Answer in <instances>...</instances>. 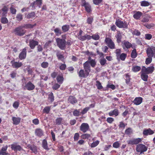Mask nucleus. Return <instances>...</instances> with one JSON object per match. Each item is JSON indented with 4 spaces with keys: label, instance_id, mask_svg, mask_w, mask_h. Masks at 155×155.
Returning a JSON list of instances; mask_svg holds the SVG:
<instances>
[{
    "label": "nucleus",
    "instance_id": "f257e3e1",
    "mask_svg": "<svg viewBox=\"0 0 155 155\" xmlns=\"http://www.w3.org/2000/svg\"><path fill=\"white\" fill-rule=\"evenodd\" d=\"M23 26H19L15 28L13 31V32L16 35L22 36L25 33V31L23 29Z\"/></svg>",
    "mask_w": 155,
    "mask_h": 155
},
{
    "label": "nucleus",
    "instance_id": "f03ea898",
    "mask_svg": "<svg viewBox=\"0 0 155 155\" xmlns=\"http://www.w3.org/2000/svg\"><path fill=\"white\" fill-rule=\"evenodd\" d=\"M115 24L117 27L120 28H127L128 26V24L126 21H123L120 20H116Z\"/></svg>",
    "mask_w": 155,
    "mask_h": 155
},
{
    "label": "nucleus",
    "instance_id": "7ed1b4c3",
    "mask_svg": "<svg viewBox=\"0 0 155 155\" xmlns=\"http://www.w3.org/2000/svg\"><path fill=\"white\" fill-rule=\"evenodd\" d=\"M56 41L57 43L58 47L61 49L63 50L64 49L65 46V41L63 39L57 38L56 39Z\"/></svg>",
    "mask_w": 155,
    "mask_h": 155
},
{
    "label": "nucleus",
    "instance_id": "20e7f679",
    "mask_svg": "<svg viewBox=\"0 0 155 155\" xmlns=\"http://www.w3.org/2000/svg\"><path fill=\"white\" fill-rule=\"evenodd\" d=\"M146 51L148 57L155 58V47L149 48L147 49Z\"/></svg>",
    "mask_w": 155,
    "mask_h": 155
},
{
    "label": "nucleus",
    "instance_id": "39448f33",
    "mask_svg": "<svg viewBox=\"0 0 155 155\" xmlns=\"http://www.w3.org/2000/svg\"><path fill=\"white\" fill-rule=\"evenodd\" d=\"M147 150V148L143 144H139L137 145L136 147L137 151L140 152V154L143 152L146 151Z\"/></svg>",
    "mask_w": 155,
    "mask_h": 155
},
{
    "label": "nucleus",
    "instance_id": "423d86ee",
    "mask_svg": "<svg viewBox=\"0 0 155 155\" xmlns=\"http://www.w3.org/2000/svg\"><path fill=\"white\" fill-rule=\"evenodd\" d=\"M105 41L108 47L110 49H115V45L114 42L109 38H106Z\"/></svg>",
    "mask_w": 155,
    "mask_h": 155
},
{
    "label": "nucleus",
    "instance_id": "0eeeda50",
    "mask_svg": "<svg viewBox=\"0 0 155 155\" xmlns=\"http://www.w3.org/2000/svg\"><path fill=\"white\" fill-rule=\"evenodd\" d=\"M154 70V67L153 66H151L146 68L145 67H143L142 69V72H145L146 74H148L152 73Z\"/></svg>",
    "mask_w": 155,
    "mask_h": 155
},
{
    "label": "nucleus",
    "instance_id": "6e6552de",
    "mask_svg": "<svg viewBox=\"0 0 155 155\" xmlns=\"http://www.w3.org/2000/svg\"><path fill=\"white\" fill-rule=\"evenodd\" d=\"M89 128V125L87 123H82L80 127V130L84 133H85L88 131Z\"/></svg>",
    "mask_w": 155,
    "mask_h": 155
},
{
    "label": "nucleus",
    "instance_id": "1a4fd4ad",
    "mask_svg": "<svg viewBox=\"0 0 155 155\" xmlns=\"http://www.w3.org/2000/svg\"><path fill=\"white\" fill-rule=\"evenodd\" d=\"M141 139L140 138L133 139L128 140L127 142L128 144L134 145L138 144L141 141Z\"/></svg>",
    "mask_w": 155,
    "mask_h": 155
},
{
    "label": "nucleus",
    "instance_id": "9d476101",
    "mask_svg": "<svg viewBox=\"0 0 155 155\" xmlns=\"http://www.w3.org/2000/svg\"><path fill=\"white\" fill-rule=\"evenodd\" d=\"M84 68L85 72H87V75L89 74L90 70V63L88 61H86L84 64Z\"/></svg>",
    "mask_w": 155,
    "mask_h": 155
},
{
    "label": "nucleus",
    "instance_id": "9b49d317",
    "mask_svg": "<svg viewBox=\"0 0 155 155\" xmlns=\"http://www.w3.org/2000/svg\"><path fill=\"white\" fill-rule=\"evenodd\" d=\"M11 148L15 151H16L18 150L21 151L22 150V148L21 147L16 143L12 144L11 145Z\"/></svg>",
    "mask_w": 155,
    "mask_h": 155
},
{
    "label": "nucleus",
    "instance_id": "f8f14e48",
    "mask_svg": "<svg viewBox=\"0 0 155 155\" xmlns=\"http://www.w3.org/2000/svg\"><path fill=\"white\" fill-rule=\"evenodd\" d=\"M12 66L14 68H18L22 65V63L21 62L11 61Z\"/></svg>",
    "mask_w": 155,
    "mask_h": 155
},
{
    "label": "nucleus",
    "instance_id": "ddd939ff",
    "mask_svg": "<svg viewBox=\"0 0 155 155\" xmlns=\"http://www.w3.org/2000/svg\"><path fill=\"white\" fill-rule=\"evenodd\" d=\"M26 56V50L24 48L20 53L19 55V57L21 60L25 59Z\"/></svg>",
    "mask_w": 155,
    "mask_h": 155
},
{
    "label": "nucleus",
    "instance_id": "4468645a",
    "mask_svg": "<svg viewBox=\"0 0 155 155\" xmlns=\"http://www.w3.org/2000/svg\"><path fill=\"white\" fill-rule=\"evenodd\" d=\"M35 87L34 85L30 82L28 83L25 86V88L29 91L33 90Z\"/></svg>",
    "mask_w": 155,
    "mask_h": 155
},
{
    "label": "nucleus",
    "instance_id": "2eb2a0df",
    "mask_svg": "<svg viewBox=\"0 0 155 155\" xmlns=\"http://www.w3.org/2000/svg\"><path fill=\"white\" fill-rule=\"evenodd\" d=\"M143 98L141 97H137L135 98L133 103L136 105H140L142 102Z\"/></svg>",
    "mask_w": 155,
    "mask_h": 155
},
{
    "label": "nucleus",
    "instance_id": "dca6fc26",
    "mask_svg": "<svg viewBox=\"0 0 155 155\" xmlns=\"http://www.w3.org/2000/svg\"><path fill=\"white\" fill-rule=\"evenodd\" d=\"M29 46L31 49H33L36 45L38 44L37 41L34 40H30L29 41Z\"/></svg>",
    "mask_w": 155,
    "mask_h": 155
},
{
    "label": "nucleus",
    "instance_id": "f3484780",
    "mask_svg": "<svg viewBox=\"0 0 155 155\" xmlns=\"http://www.w3.org/2000/svg\"><path fill=\"white\" fill-rule=\"evenodd\" d=\"M82 5L84 7L87 12H90L91 11V6L88 3L85 2L83 3Z\"/></svg>",
    "mask_w": 155,
    "mask_h": 155
},
{
    "label": "nucleus",
    "instance_id": "a211bd4d",
    "mask_svg": "<svg viewBox=\"0 0 155 155\" xmlns=\"http://www.w3.org/2000/svg\"><path fill=\"white\" fill-rule=\"evenodd\" d=\"M153 131L151 130L150 128L147 129H144L143 132V134L145 135H151L154 133Z\"/></svg>",
    "mask_w": 155,
    "mask_h": 155
},
{
    "label": "nucleus",
    "instance_id": "6ab92c4d",
    "mask_svg": "<svg viewBox=\"0 0 155 155\" xmlns=\"http://www.w3.org/2000/svg\"><path fill=\"white\" fill-rule=\"evenodd\" d=\"M79 76L81 77L85 78L88 76L89 74L87 75V72L84 71L83 70L81 69L78 73Z\"/></svg>",
    "mask_w": 155,
    "mask_h": 155
},
{
    "label": "nucleus",
    "instance_id": "aec40b11",
    "mask_svg": "<svg viewBox=\"0 0 155 155\" xmlns=\"http://www.w3.org/2000/svg\"><path fill=\"white\" fill-rule=\"evenodd\" d=\"M142 14V13L140 12H136L133 15V17L135 19H138L140 18Z\"/></svg>",
    "mask_w": 155,
    "mask_h": 155
},
{
    "label": "nucleus",
    "instance_id": "412c9836",
    "mask_svg": "<svg viewBox=\"0 0 155 155\" xmlns=\"http://www.w3.org/2000/svg\"><path fill=\"white\" fill-rule=\"evenodd\" d=\"M21 118L18 117H13L12 118V120L13 121V124L15 125H18L20 122Z\"/></svg>",
    "mask_w": 155,
    "mask_h": 155
},
{
    "label": "nucleus",
    "instance_id": "4be33fe9",
    "mask_svg": "<svg viewBox=\"0 0 155 155\" xmlns=\"http://www.w3.org/2000/svg\"><path fill=\"white\" fill-rule=\"evenodd\" d=\"M35 134L36 135L41 137L43 135V132L42 130L40 128H38L35 130Z\"/></svg>",
    "mask_w": 155,
    "mask_h": 155
},
{
    "label": "nucleus",
    "instance_id": "5701e85b",
    "mask_svg": "<svg viewBox=\"0 0 155 155\" xmlns=\"http://www.w3.org/2000/svg\"><path fill=\"white\" fill-rule=\"evenodd\" d=\"M115 37L117 38V42L118 43H120L121 41V39L122 37V34L120 31H118Z\"/></svg>",
    "mask_w": 155,
    "mask_h": 155
},
{
    "label": "nucleus",
    "instance_id": "b1692460",
    "mask_svg": "<svg viewBox=\"0 0 155 155\" xmlns=\"http://www.w3.org/2000/svg\"><path fill=\"white\" fill-rule=\"evenodd\" d=\"M68 101L71 104H74L77 102V100L75 97L71 96L68 98Z\"/></svg>",
    "mask_w": 155,
    "mask_h": 155
},
{
    "label": "nucleus",
    "instance_id": "393cba45",
    "mask_svg": "<svg viewBox=\"0 0 155 155\" xmlns=\"http://www.w3.org/2000/svg\"><path fill=\"white\" fill-rule=\"evenodd\" d=\"M122 46L124 49H125V48L127 49L130 48L131 46V44L128 41H125Z\"/></svg>",
    "mask_w": 155,
    "mask_h": 155
},
{
    "label": "nucleus",
    "instance_id": "a878e982",
    "mask_svg": "<svg viewBox=\"0 0 155 155\" xmlns=\"http://www.w3.org/2000/svg\"><path fill=\"white\" fill-rule=\"evenodd\" d=\"M42 0H36L35 2L31 4V5L32 7H34L35 5H37L40 8Z\"/></svg>",
    "mask_w": 155,
    "mask_h": 155
},
{
    "label": "nucleus",
    "instance_id": "bb28decb",
    "mask_svg": "<svg viewBox=\"0 0 155 155\" xmlns=\"http://www.w3.org/2000/svg\"><path fill=\"white\" fill-rule=\"evenodd\" d=\"M145 72L141 71V78L144 81H147L148 76Z\"/></svg>",
    "mask_w": 155,
    "mask_h": 155
},
{
    "label": "nucleus",
    "instance_id": "cd10ccee",
    "mask_svg": "<svg viewBox=\"0 0 155 155\" xmlns=\"http://www.w3.org/2000/svg\"><path fill=\"white\" fill-rule=\"evenodd\" d=\"M118 114V110L117 109H114L113 111H111L109 113V115L110 116H112L114 115L115 116H117Z\"/></svg>",
    "mask_w": 155,
    "mask_h": 155
},
{
    "label": "nucleus",
    "instance_id": "c85d7f7f",
    "mask_svg": "<svg viewBox=\"0 0 155 155\" xmlns=\"http://www.w3.org/2000/svg\"><path fill=\"white\" fill-rule=\"evenodd\" d=\"M57 80L58 82L60 84H62L64 81V78L62 76L58 75L57 77Z\"/></svg>",
    "mask_w": 155,
    "mask_h": 155
},
{
    "label": "nucleus",
    "instance_id": "c756f323",
    "mask_svg": "<svg viewBox=\"0 0 155 155\" xmlns=\"http://www.w3.org/2000/svg\"><path fill=\"white\" fill-rule=\"evenodd\" d=\"M127 57V54L125 53H123L119 55L117 57L118 60L120 59L122 61H124Z\"/></svg>",
    "mask_w": 155,
    "mask_h": 155
},
{
    "label": "nucleus",
    "instance_id": "7c9ffc66",
    "mask_svg": "<svg viewBox=\"0 0 155 155\" xmlns=\"http://www.w3.org/2000/svg\"><path fill=\"white\" fill-rule=\"evenodd\" d=\"M141 69L140 67L138 66H133L132 67V70L134 72H137L139 71Z\"/></svg>",
    "mask_w": 155,
    "mask_h": 155
},
{
    "label": "nucleus",
    "instance_id": "2f4dec72",
    "mask_svg": "<svg viewBox=\"0 0 155 155\" xmlns=\"http://www.w3.org/2000/svg\"><path fill=\"white\" fill-rule=\"evenodd\" d=\"M42 147L46 150H48L49 148L47 145V143L46 140H44L42 142Z\"/></svg>",
    "mask_w": 155,
    "mask_h": 155
},
{
    "label": "nucleus",
    "instance_id": "473e14b6",
    "mask_svg": "<svg viewBox=\"0 0 155 155\" xmlns=\"http://www.w3.org/2000/svg\"><path fill=\"white\" fill-rule=\"evenodd\" d=\"M150 3L147 1H142L140 2V5L142 6H148L150 5Z\"/></svg>",
    "mask_w": 155,
    "mask_h": 155
},
{
    "label": "nucleus",
    "instance_id": "72a5a7b5",
    "mask_svg": "<svg viewBox=\"0 0 155 155\" xmlns=\"http://www.w3.org/2000/svg\"><path fill=\"white\" fill-rule=\"evenodd\" d=\"M99 61L101 65L102 66L105 65L107 64L106 60L104 57L100 59Z\"/></svg>",
    "mask_w": 155,
    "mask_h": 155
},
{
    "label": "nucleus",
    "instance_id": "f704fd0d",
    "mask_svg": "<svg viewBox=\"0 0 155 155\" xmlns=\"http://www.w3.org/2000/svg\"><path fill=\"white\" fill-rule=\"evenodd\" d=\"M54 31L57 36H59L61 34V30L58 28H56L54 29Z\"/></svg>",
    "mask_w": 155,
    "mask_h": 155
},
{
    "label": "nucleus",
    "instance_id": "c9c22d12",
    "mask_svg": "<svg viewBox=\"0 0 155 155\" xmlns=\"http://www.w3.org/2000/svg\"><path fill=\"white\" fill-rule=\"evenodd\" d=\"M69 28V25H65L63 26L62 27V31L64 32H66L68 31Z\"/></svg>",
    "mask_w": 155,
    "mask_h": 155
},
{
    "label": "nucleus",
    "instance_id": "e433bc0d",
    "mask_svg": "<svg viewBox=\"0 0 155 155\" xmlns=\"http://www.w3.org/2000/svg\"><path fill=\"white\" fill-rule=\"evenodd\" d=\"M8 10V8L6 7H4L2 9L0 10V13H2L3 14V15H4L7 13V12Z\"/></svg>",
    "mask_w": 155,
    "mask_h": 155
},
{
    "label": "nucleus",
    "instance_id": "4c0bfd02",
    "mask_svg": "<svg viewBox=\"0 0 155 155\" xmlns=\"http://www.w3.org/2000/svg\"><path fill=\"white\" fill-rule=\"evenodd\" d=\"M35 16V14L34 12H32L29 13L27 16L28 18H32Z\"/></svg>",
    "mask_w": 155,
    "mask_h": 155
},
{
    "label": "nucleus",
    "instance_id": "58836bf2",
    "mask_svg": "<svg viewBox=\"0 0 155 155\" xmlns=\"http://www.w3.org/2000/svg\"><path fill=\"white\" fill-rule=\"evenodd\" d=\"M30 148L31 150L34 153H35L36 152H37V148L35 145H31L30 146Z\"/></svg>",
    "mask_w": 155,
    "mask_h": 155
},
{
    "label": "nucleus",
    "instance_id": "ea45409f",
    "mask_svg": "<svg viewBox=\"0 0 155 155\" xmlns=\"http://www.w3.org/2000/svg\"><path fill=\"white\" fill-rule=\"evenodd\" d=\"M99 141L98 140H97L92 143L91 144V147H95L99 144Z\"/></svg>",
    "mask_w": 155,
    "mask_h": 155
},
{
    "label": "nucleus",
    "instance_id": "a19ab883",
    "mask_svg": "<svg viewBox=\"0 0 155 155\" xmlns=\"http://www.w3.org/2000/svg\"><path fill=\"white\" fill-rule=\"evenodd\" d=\"M96 85L98 89H101L103 87L101 85V83L98 81H96Z\"/></svg>",
    "mask_w": 155,
    "mask_h": 155
},
{
    "label": "nucleus",
    "instance_id": "79ce46f5",
    "mask_svg": "<svg viewBox=\"0 0 155 155\" xmlns=\"http://www.w3.org/2000/svg\"><path fill=\"white\" fill-rule=\"evenodd\" d=\"M137 56V54L135 49L133 50L131 54V56L133 58H135Z\"/></svg>",
    "mask_w": 155,
    "mask_h": 155
},
{
    "label": "nucleus",
    "instance_id": "37998d69",
    "mask_svg": "<svg viewBox=\"0 0 155 155\" xmlns=\"http://www.w3.org/2000/svg\"><path fill=\"white\" fill-rule=\"evenodd\" d=\"M48 62H43L41 63V67L43 68H46L48 67Z\"/></svg>",
    "mask_w": 155,
    "mask_h": 155
},
{
    "label": "nucleus",
    "instance_id": "c03bdc74",
    "mask_svg": "<svg viewBox=\"0 0 155 155\" xmlns=\"http://www.w3.org/2000/svg\"><path fill=\"white\" fill-rule=\"evenodd\" d=\"M132 34L134 35L137 36L140 35V32L137 29H135L132 31Z\"/></svg>",
    "mask_w": 155,
    "mask_h": 155
},
{
    "label": "nucleus",
    "instance_id": "a18cd8bd",
    "mask_svg": "<svg viewBox=\"0 0 155 155\" xmlns=\"http://www.w3.org/2000/svg\"><path fill=\"white\" fill-rule=\"evenodd\" d=\"M152 57H148V58H146L145 63L147 64H150L151 62Z\"/></svg>",
    "mask_w": 155,
    "mask_h": 155
},
{
    "label": "nucleus",
    "instance_id": "49530a36",
    "mask_svg": "<svg viewBox=\"0 0 155 155\" xmlns=\"http://www.w3.org/2000/svg\"><path fill=\"white\" fill-rule=\"evenodd\" d=\"M48 99L50 100L52 102L54 100V97L52 93H51L49 94L48 96Z\"/></svg>",
    "mask_w": 155,
    "mask_h": 155
},
{
    "label": "nucleus",
    "instance_id": "de8ad7c7",
    "mask_svg": "<svg viewBox=\"0 0 155 155\" xmlns=\"http://www.w3.org/2000/svg\"><path fill=\"white\" fill-rule=\"evenodd\" d=\"M120 145V144L119 143V142L116 141L113 143V146L114 148H118L119 147Z\"/></svg>",
    "mask_w": 155,
    "mask_h": 155
},
{
    "label": "nucleus",
    "instance_id": "09e8293b",
    "mask_svg": "<svg viewBox=\"0 0 155 155\" xmlns=\"http://www.w3.org/2000/svg\"><path fill=\"white\" fill-rule=\"evenodd\" d=\"M91 137V135L89 134H84L83 135H82L81 136V137L82 139H85L86 138H88L89 137Z\"/></svg>",
    "mask_w": 155,
    "mask_h": 155
},
{
    "label": "nucleus",
    "instance_id": "8fccbe9b",
    "mask_svg": "<svg viewBox=\"0 0 155 155\" xmlns=\"http://www.w3.org/2000/svg\"><path fill=\"white\" fill-rule=\"evenodd\" d=\"M16 18L18 21H21L22 19V15L21 14H18L17 15Z\"/></svg>",
    "mask_w": 155,
    "mask_h": 155
},
{
    "label": "nucleus",
    "instance_id": "3c124183",
    "mask_svg": "<svg viewBox=\"0 0 155 155\" xmlns=\"http://www.w3.org/2000/svg\"><path fill=\"white\" fill-rule=\"evenodd\" d=\"M91 38L94 40H97L99 39L100 37L98 35L95 34L92 35L91 36Z\"/></svg>",
    "mask_w": 155,
    "mask_h": 155
},
{
    "label": "nucleus",
    "instance_id": "603ef678",
    "mask_svg": "<svg viewBox=\"0 0 155 155\" xmlns=\"http://www.w3.org/2000/svg\"><path fill=\"white\" fill-rule=\"evenodd\" d=\"M50 108L51 107L48 106L45 107L43 109V111L44 112L48 114L49 112Z\"/></svg>",
    "mask_w": 155,
    "mask_h": 155
},
{
    "label": "nucleus",
    "instance_id": "864d4df0",
    "mask_svg": "<svg viewBox=\"0 0 155 155\" xmlns=\"http://www.w3.org/2000/svg\"><path fill=\"white\" fill-rule=\"evenodd\" d=\"M57 56L58 58L61 60H62L64 59L63 56L59 52H58L57 53Z\"/></svg>",
    "mask_w": 155,
    "mask_h": 155
},
{
    "label": "nucleus",
    "instance_id": "5fc2aeb1",
    "mask_svg": "<svg viewBox=\"0 0 155 155\" xmlns=\"http://www.w3.org/2000/svg\"><path fill=\"white\" fill-rule=\"evenodd\" d=\"M90 107H87L84 108L81 113L82 114H84L87 112L89 110Z\"/></svg>",
    "mask_w": 155,
    "mask_h": 155
},
{
    "label": "nucleus",
    "instance_id": "6e6d98bb",
    "mask_svg": "<svg viewBox=\"0 0 155 155\" xmlns=\"http://www.w3.org/2000/svg\"><path fill=\"white\" fill-rule=\"evenodd\" d=\"M149 20V17L147 16H145L143 18L142 21L144 22H148Z\"/></svg>",
    "mask_w": 155,
    "mask_h": 155
},
{
    "label": "nucleus",
    "instance_id": "4d7b16f0",
    "mask_svg": "<svg viewBox=\"0 0 155 155\" xmlns=\"http://www.w3.org/2000/svg\"><path fill=\"white\" fill-rule=\"evenodd\" d=\"M60 85L58 84H54L52 86V88L55 90L57 89L60 87Z\"/></svg>",
    "mask_w": 155,
    "mask_h": 155
},
{
    "label": "nucleus",
    "instance_id": "13d9d810",
    "mask_svg": "<svg viewBox=\"0 0 155 155\" xmlns=\"http://www.w3.org/2000/svg\"><path fill=\"white\" fill-rule=\"evenodd\" d=\"M62 120V118H58L56 119V124L58 125H60L61 124Z\"/></svg>",
    "mask_w": 155,
    "mask_h": 155
},
{
    "label": "nucleus",
    "instance_id": "bf43d9fd",
    "mask_svg": "<svg viewBox=\"0 0 155 155\" xmlns=\"http://www.w3.org/2000/svg\"><path fill=\"white\" fill-rule=\"evenodd\" d=\"M1 21L3 24H6L8 22V20L6 18L3 17L1 19Z\"/></svg>",
    "mask_w": 155,
    "mask_h": 155
},
{
    "label": "nucleus",
    "instance_id": "052dcab7",
    "mask_svg": "<svg viewBox=\"0 0 155 155\" xmlns=\"http://www.w3.org/2000/svg\"><path fill=\"white\" fill-rule=\"evenodd\" d=\"M125 133L127 134H129L132 132V130L131 128H129L125 130Z\"/></svg>",
    "mask_w": 155,
    "mask_h": 155
},
{
    "label": "nucleus",
    "instance_id": "680f3d73",
    "mask_svg": "<svg viewBox=\"0 0 155 155\" xmlns=\"http://www.w3.org/2000/svg\"><path fill=\"white\" fill-rule=\"evenodd\" d=\"M79 112L80 111L76 110H75L73 113V114L74 115L76 116H79Z\"/></svg>",
    "mask_w": 155,
    "mask_h": 155
},
{
    "label": "nucleus",
    "instance_id": "e2e57ef3",
    "mask_svg": "<svg viewBox=\"0 0 155 155\" xmlns=\"http://www.w3.org/2000/svg\"><path fill=\"white\" fill-rule=\"evenodd\" d=\"M145 38L147 40L150 39L152 37V36L150 34H146L145 35Z\"/></svg>",
    "mask_w": 155,
    "mask_h": 155
},
{
    "label": "nucleus",
    "instance_id": "0e129e2a",
    "mask_svg": "<svg viewBox=\"0 0 155 155\" xmlns=\"http://www.w3.org/2000/svg\"><path fill=\"white\" fill-rule=\"evenodd\" d=\"M16 72L14 71H12L10 74L11 77L13 78H15L16 77Z\"/></svg>",
    "mask_w": 155,
    "mask_h": 155
},
{
    "label": "nucleus",
    "instance_id": "69168bd1",
    "mask_svg": "<svg viewBox=\"0 0 155 155\" xmlns=\"http://www.w3.org/2000/svg\"><path fill=\"white\" fill-rule=\"evenodd\" d=\"M19 103L17 101H15L13 104V106L15 108H17L19 106Z\"/></svg>",
    "mask_w": 155,
    "mask_h": 155
},
{
    "label": "nucleus",
    "instance_id": "338daca9",
    "mask_svg": "<svg viewBox=\"0 0 155 155\" xmlns=\"http://www.w3.org/2000/svg\"><path fill=\"white\" fill-rule=\"evenodd\" d=\"M107 87L109 88H110L112 90H114L115 88V87L113 84H108L107 85Z\"/></svg>",
    "mask_w": 155,
    "mask_h": 155
},
{
    "label": "nucleus",
    "instance_id": "774afa93",
    "mask_svg": "<svg viewBox=\"0 0 155 155\" xmlns=\"http://www.w3.org/2000/svg\"><path fill=\"white\" fill-rule=\"evenodd\" d=\"M93 18L92 17H89L87 19V22L89 24H91L93 21Z\"/></svg>",
    "mask_w": 155,
    "mask_h": 155
}]
</instances>
